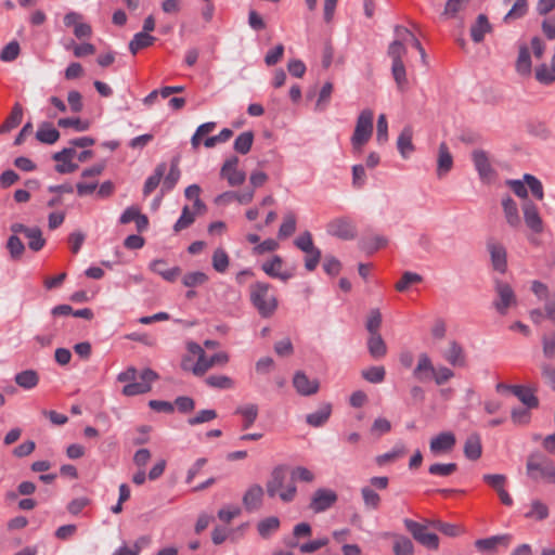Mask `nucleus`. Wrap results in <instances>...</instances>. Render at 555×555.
<instances>
[{"instance_id":"obj_19","label":"nucleus","mask_w":555,"mask_h":555,"mask_svg":"<svg viewBox=\"0 0 555 555\" xmlns=\"http://www.w3.org/2000/svg\"><path fill=\"white\" fill-rule=\"evenodd\" d=\"M472 156L480 179L487 182L491 181L494 176V170L490 164L487 153L482 150H475Z\"/></svg>"},{"instance_id":"obj_25","label":"nucleus","mask_w":555,"mask_h":555,"mask_svg":"<svg viewBox=\"0 0 555 555\" xmlns=\"http://www.w3.org/2000/svg\"><path fill=\"white\" fill-rule=\"evenodd\" d=\"M263 489L259 485H253L247 489L243 496V504L249 512L260 508L262 503Z\"/></svg>"},{"instance_id":"obj_57","label":"nucleus","mask_w":555,"mask_h":555,"mask_svg":"<svg viewBox=\"0 0 555 555\" xmlns=\"http://www.w3.org/2000/svg\"><path fill=\"white\" fill-rule=\"evenodd\" d=\"M454 377V372L446 366V365H438L435 366L433 380L436 383V385L440 386L446 383H448L451 378Z\"/></svg>"},{"instance_id":"obj_40","label":"nucleus","mask_w":555,"mask_h":555,"mask_svg":"<svg viewBox=\"0 0 555 555\" xmlns=\"http://www.w3.org/2000/svg\"><path fill=\"white\" fill-rule=\"evenodd\" d=\"M392 551L395 555H413L414 545L408 537L393 535Z\"/></svg>"},{"instance_id":"obj_46","label":"nucleus","mask_w":555,"mask_h":555,"mask_svg":"<svg viewBox=\"0 0 555 555\" xmlns=\"http://www.w3.org/2000/svg\"><path fill=\"white\" fill-rule=\"evenodd\" d=\"M280 528V519L275 516L267 517L260 520L257 525V530L260 537L269 538L272 532Z\"/></svg>"},{"instance_id":"obj_8","label":"nucleus","mask_w":555,"mask_h":555,"mask_svg":"<svg viewBox=\"0 0 555 555\" xmlns=\"http://www.w3.org/2000/svg\"><path fill=\"white\" fill-rule=\"evenodd\" d=\"M229 361V356L225 352H218L207 358L206 354L202 359H197V362L194 365H191V359L184 358L181 362V367L184 371H192L194 375L202 376L204 375L210 367L217 364H225Z\"/></svg>"},{"instance_id":"obj_28","label":"nucleus","mask_w":555,"mask_h":555,"mask_svg":"<svg viewBox=\"0 0 555 555\" xmlns=\"http://www.w3.org/2000/svg\"><path fill=\"white\" fill-rule=\"evenodd\" d=\"M504 4H511L509 11L504 16L503 21L505 23H509L512 21L519 20L524 17L528 12V1L527 0H503Z\"/></svg>"},{"instance_id":"obj_44","label":"nucleus","mask_w":555,"mask_h":555,"mask_svg":"<svg viewBox=\"0 0 555 555\" xmlns=\"http://www.w3.org/2000/svg\"><path fill=\"white\" fill-rule=\"evenodd\" d=\"M516 70L520 75H529L531 73V59L529 49L526 46L519 48L516 61Z\"/></svg>"},{"instance_id":"obj_62","label":"nucleus","mask_w":555,"mask_h":555,"mask_svg":"<svg viewBox=\"0 0 555 555\" xmlns=\"http://www.w3.org/2000/svg\"><path fill=\"white\" fill-rule=\"evenodd\" d=\"M524 181L526 182L534 197H537L538 199L543 198V186L540 180H538L535 177L529 173H526L524 175Z\"/></svg>"},{"instance_id":"obj_17","label":"nucleus","mask_w":555,"mask_h":555,"mask_svg":"<svg viewBox=\"0 0 555 555\" xmlns=\"http://www.w3.org/2000/svg\"><path fill=\"white\" fill-rule=\"evenodd\" d=\"M293 386L297 393L304 397L315 395L320 389V383L317 378H309L302 371H297L293 377Z\"/></svg>"},{"instance_id":"obj_58","label":"nucleus","mask_w":555,"mask_h":555,"mask_svg":"<svg viewBox=\"0 0 555 555\" xmlns=\"http://www.w3.org/2000/svg\"><path fill=\"white\" fill-rule=\"evenodd\" d=\"M205 382L208 386L218 389H230L234 385L233 380L225 375H210Z\"/></svg>"},{"instance_id":"obj_12","label":"nucleus","mask_w":555,"mask_h":555,"mask_svg":"<svg viewBox=\"0 0 555 555\" xmlns=\"http://www.w3.org/2000/svg\"><path fill=\"white\" fill-rule=\"evenodd\" d=\"M337 499V494L334 490L320 488L314 491L309 508L317 514L323 513L331 508L336 503Z\"/></svg>"},{"instance_id":"obj_61","label":"nucleus","mask_w":555,"mask_h":555,"mask_svg":"<svg viewBox=\"0 0 555 555\" xmlns=\"http://www.w3.org/2000/svg\"><path fill=\"white\" fill-rule=\"evenodd\" d=\"M294 244L297 248L304 253L311 251L317 248L313 244L312 235L309 231L301 233L295 241Z\"/></svg>"},{"instance_id":"obj_23","label":"nucleus","mask_w":555,"mask_h":555,"mask_svg":"<svg viewBox=\"0 0 555 555\" xmlns=\"http://www.w3.org/2000/svg\"><path fill=\"white\" fill-rule=\"evenodd\" d=\"M502 207L507 224L514 229H518L521 224V219L516 202L511 196H505L502 199Z\"/></svg>"},{"instance_id":"obj_53","label":"nucleus","mask_w":555,"mask_h":555,"mask_svg":"<svg viewBox=\"0 0 555 555\" xmlns=\"http://www.w3.org/2000/svg\"><path fill=\"white\" fill-rule=\"evenodd\" d=\"M195 221V212L191 211L189 206H184L182 208V212L180 218L173 225L175 232H180L186 228H189Z\"/></svg>"},{"instance_id":"obj_37","label":"nucleus","mask_w":555,"mask_h":555,"mask_svg":"<svg viewBox=\"0 0 555 555\" xmlns=\"http://www.w3.org/2000/svg\"><path fill=\"white\" fill-rule=\"evenodd\" d=\"M393 42H399L405 49L408 44L414 47L416 50L421 49L422 47L420 40L415 37V35L411 33L408 28L402 26L396 27V39Z\"/></svg>"},{"instance_id":"obj_55","label":"nucleus","mask_w":555,"mask_h":555,"mask_svg":"<svg viewBox=\"0 0 555 555\" xmlns=\"http://www.w3.org/2000/svg\"><path fill=\"white\" fill-rule=\"evenodd\" d=\"M217 418V412L212 409H206L198 411L194 416L188 418V424L190 426L199 425L203 423H208Z\"/></svg>"},{"instance_id":"obj_64","label":"nucleus","mask_w":555,"mask_h":555,"mask_svg":"<svg viewBox=\"0 0 555 555\" xmlns=\"http://www.w3.org/2000/svg\"><path fill=\"white\" fill-rule=\"evenodd\" d=\"M543 353L548 359H555V333L542 337Z\"/></svg>"},{"instance_id":"obj_7","label":"nucleus","mask_w":555,"mask_h":555,"mask_svg":"<svg viewBox=\"0 0 555 555\" xmlns=\"http://www.w3.org/2000/svg\"><path fill=\"white\" fill-rule=\"evenodd\" d=\"M494 291L496 298L493 300V307L501 315H505L508 309L517 305V297L512 286L503 281H495Z\"/></svg>"},{"instance_id":"obj_9","label":"nucleus","mask_w":555,"mask_h":555,"mask_svg":"<svg viewBox=\"0 0 555 555\" xmlns=\"http://www.w3.org/2000/svg\"><path fill=\"white\" fill-rule=\"evenodd\" d=\"M326 232L343 241H350L357 236V228L349 217H338L331 220L326 225Z\"/></svg>"},{"instance_id":"obj_34","label":"nucleus","mask_w":555,"mask_h":555,"mask_svg":"<svg viewBox=\"0 0 555 555\" xmlns=\"http://www.w3.org/2000/svg\"><path fill=\"white\" fill-rule=\"evenodd\" d=\"M167 166L165 163H160L156 166L154 173L150 176L143 186L144 196L150 195L160 183L166 172Z\"/></svg>"},{"instance_id":"obj_51","label":"nucleus","mask_w":555,"mask_h":555,"mask_svg":"<svg viewBox=\"0 0 555 555\" xmlns=\"http://www.w3.org/2000/svg\"><path fill=\"white\" fill-rule=\"evenodd\" d=\"M212 268L219 272L223 273L227 271L229 267V256L222 248H217L212 254Z\"/></svg>"},{"instance_id":"obj_32","label":"nucleus","mask_w":555,"mask_h":555,"mask_svg":"<svg viewBox=\"0 0 555 555\" xmlns=\"http://www.w3.org/2000/svg\"><path fill=\"white\" fill-rule=\"evenodd\" d=\"M60 138V132L50 122H42L36 132V139L44 144H53Z\"/></svg>"},{"instance_id":"obj_18","label":"nucleus","mask_w":555,"mask_h":555,"mask_svg":"<svg viewBox=\"0 0 555 555\" xmlns=\"http://www.w3.org/2000/svg\"><path fill=\"white\" fill-rule=\"evenodd\" d=\"M487 249L490 254L493 269L500 273H505L507 269L506 248L501 243L489 241L487 243Z\"/></svg>"},{"instance_id":"obj_42","label":"nucleus","mask_w":555,"mask_h":555,"mask_svg":"<svg viewBox=\"0 0 555 555\" xmlns=\"http://www.w3.org/2000/svg\"><path fill=\"white\" fill-rule=\"evenodd\" d=\"M180 169L178 167V159H173L170 166V170L167 176L164 178V182L162 185V193H166L171 191L180 179Z\"/></svg>"},{"instance_id":"obj_4","label":"nucleus","mask_w":555,"mask_h":555,"mask_svg":"<svg viewBox=\"0 0 555 555\" xmlns=\"http://www.w3.org/2000/svg\"><path fill=\"white\" fill-rule=\"evenodd\" d=\"M388 55L391 60V76L400 92H405L409 88L406 70L402 59L406 55V49L399 42H392L388 47Z\"/></svg>"},{"instance_id":"obj_1","label":"nucleus","mask_w":555,"mask_h":555,"mask_svg":"<svg viewBox=\"0 0 555 555\" xmlns=\"http://www.w3.org/2000/svg\"><path fill=\"white\" fill-rule=\"evenodd\" d=\"M526 474L534 482L555 485V462L540 451L527 456Z\"/></svg>"},{"instance_id":"obj_29","label":"nucleus","mask_w":555,"mask_h":555,"mask_svg":"<svg viewBox=\"0 0 555 555\" xmlns=\"http://www.w3.org/2000/svg\"><path fill=\"white\" fill-rule=\"evenodd\" d=\"M331 413V403H322L315 412L306 416V422L312 427L323 426L328 421Z\"/></svg>"},{"instance_id":"obj_14","label":"nucleus","mask_w":555,"mask_h":555,"mask_svg":"<svg viewBox=\"0 0 555 555\" xmlns=\"http://www.w3.org/2000/svg\"><path fill=\"white\" fill-rule=\"evenodd\" d=\"M441 357L454 367H464L467 363L466 352L456 340L448 343V346L441 351Z\"/></svg>"},{"instance_id":"obj_31","label":"nucleus","mask_w":555,"mask_h":555,"mask_svg":"<svg viewBox=\"0 0 555 555\" xmlns=\"http://www.w3.org/2000/svg\"><path fill=\"white\" fill-rule=\"evenodd\" d=\"M491 31V25L485 14H479L470 28V37L474 42L479 43L485 39L486 34Z\"/></svg>"},{"instance_id":"obj_56","label":"nucleus","mask_w":555,"mask_h":555,"mask_svg":"<svg viewBox=\"0 0 555 555\" xmlns=\"http://www.w3.org/2000/svg\"><path fill=\"white\" fill-rule=\"evenodd\" d=\"M21 48L16 40L9 42L0 52V60L3 62H13L20 55Z\"/></svg>"},{"instance_id":"obj_27","label":"nucleus","mask_w":555,"mask_h":555,"mask_svg":"<svg viewBox=\"0 0 555 555\" xmlns=\"http://www.w3.org/2000/svg\"><path fill=\"white\" fill-rule=\"evenodd\" d=\"M150 269L156 274L160 275L167 282H175L181 274L180 267L166 268V261L163 259L153 260L150 263Z\"/></svg>"},{"instance_id":"obj_35","label":"nucleus","mask_w":555,"mask_h":555,"mask_svg":"<svg viewBox=\"0 0 555 555\" xmlns=\"http://www.w3.org/2000/svg\"><path fill=\"white\" fill-rule=\"evenodd\" d=\"M23 119V107L20 103H16L11 114L7 117L4 122L0 126V133H7L16 128Z\"/></svg>"},{"instance_id":"obj_16","label":"nucleus","mask_w":555,"mask_h":555,"mask_svg":"<svg viewBox=\"0 0 555 555\" xmlns=\"http://www.w3.org/2000/svg\"><path fill=\"white\" fill-rule=\"evenodd\" d=\"M237 165L238 158L236 156H232L224 162L220 170V176L227 179L231 186L241 185L246 179L245 172L238 170Z\"/></svg>"},{"instance_id":"obj_11","label":"nucleus","mask_w":555,"mask_h":555,"mask_svg":"<svg viewBox=\"0 0 555 555\" xmlns=\"http://www.w3.org/2000/svg\"><path fill=\"white\" fill-rule=\"evenodd\" d=\"M141 382H131L124 386L121 392L126 397L143 395L152 389V383L159 378L158 374L152 369H144L140 374Z\"/></svg>"},{"instance_id":"obj_52","label":"nucleus","mask_w":555,"mask_h":555,"mask_svg":"<svg viewBox=\"0 0 555 555\" xmlns=\"http://www.w3.org/2000/svg\"><path fill=\"white\" fill-rule=\"evenodd\" d=\"M296 230V217L293 212L284 216L283 222L279 229V237L286 238L291 236Z\"/></svg>"},{"instance_id":"obj_2","label":"nucleus","mask_w":555,"mask_h":555,"mask_svg":"<svg viewBox=\"0 0 555 555\" xmlns=\"http://www.w3.org/2000/svg\"><path fill=\"white\" fill-rule=\"evenodd\" d=\"M286 476V466L279 465L274 467L273 470L271 472L269 480L267 481L266 491L270 498H275L276 495H279L283 502L288 503L295 499L297 488L294 482H291L286 486L285 490H282Z\"/></svg>"},{"instance_id":"obj_21","label":"nucleus","mask_w":555,"mask_h":555,"mask_svg":"<svg viewBox=\"0 0 555 555\" xmlns=\"http://www.w3.org/2000/svg\"><path fill=\"white\" fill-rule=\"evenodd\" d=\"M524 219L527 227L534 233L543 231V222L537 206L532 202H525L522 205Z\"/></svg>"},{"instance_id":"obj_10","label":"nucleus","mask_w":555,"mask_h":555,"mask_svg":"<svg viewBox=\"0 0 555 555\" xmlns=\"http://www.w3.org/2000/svg\"><path fill=\"white\" fill-rule=\"evenodd\" d=\"M404 525L408 531L418 543L430 550L438 548V535L436 533L429 532L426 526L411 519H405Z\"/></svg>"},{"instance_id":"obj_50","label":"nucleus","mask_w":555,"mask_h":555,"mask_svg":"<svg viewBox=\"0 0 555 555\" xmlns=\"http://www.w3.org/2000/svg\"><path fill=\"white\" fill-rule=\"evenodd\" d=\"M7 248L11 258L18 260L25 250V245L17 235H11L7 242Z\"/></svg>"},{"instance_id":"obj_33","label":"nucleus","mask_w":555,"mask_h":555,"mask_svg":"<svg viewBox=\"0 0 555 555\" xmlns=\"http://www.w3.org/2000/svg\"><path fill=\"white\" fill-rule=\"evenodd\" d=\"M156 38L145 31L137 33L129 42V51L135 55L140 50L151 47Z\"/></svg>"},{"instance_id":"obj_5","label":"nucleus","mask_w":555,"mask_h":555,"mask_svg":"<svg viewBox=\"0 0 555 555\" xmlns=\"http://www.w3.org/2000/svg\"><path fill=\"white\" fill-rule=\"evenodd\" d=\"M373 134V112L364 109L357 118L353 134L351 137V146L354 154L362 153L364 145L370 141Z\"/></svg>"},{"instance_id":"obj_47","label":"nucleus","mask_w":555,"mask_h":555,"mask_svg":"<svg viewBox=\"0 0 555 555\" xmlns=\"http://www.w3.org/2000/svg\"><path fill=\"white\" fill-rule=\"evenodd\" d=\"M25 236L28 238V247L34 251H39L44 246V238L42 232L38 227H33L27 230Z\"/></svg>"},{"instance_id":"obj_45","label":"nucleus","mask_w":555,"mask_h":555,"mask_svg":"<svg viewBox=\"0 0 555 555\" xmlns=\"http://www.w3.org/2000/svg\"><path fill=\"white\" fill-rule=\"evenodd\" d=\"M525 516L535 520H543L548 517V506L541 500H533Z\"/></svg>"},{"instance_id":"obj_26","label":"nucleus","mask_w":555,"mask_h":555,"mask_svg":"<svg viewBox=\"0 0 555 555\" xmlns=\"http://www.w3.org/2000/svg\"><path fill=\"white\" fill-rule=\"evenodd\" d=\"M282 264V258L279 255H274L271 260L262 263L261 269L269 276L280 279L285 282L292 278V274L288 272H281Z\"/></svg>"},{"instance_id":"obj_30","label":"nucleus","mask_w":555,"mask_h":555,"mask_svg":"<svg viewBox=\"0 0 555 555\" xmlns=\"http://www.w3.org/2000/svg\"><path fill=\"white\" fill-rule=\"evenodd\" d=\"M511 543V535L502 534V535H493L487 539H481L476 541V547L479 551H493L498 546L502 545L507 547Z\"/></svg>"},{"instance_id":"obj_13","label":"nucleus","mask_w":555,"mask_h":555,"mask_svg":"<svg viewBox=\"0 0 555 555\" xmlns=\"http://www.w3.org/2000/svg\"><path fill=\"white\" fill-rule=\"evenodd\" d=\"M75 147L76 146L70 145L52 155V159L59 163L54 168L57 173H72L78 169V164L73 163V158L77 156Z\"/></svg>"},{"instance_id":"obj_36","label":"nucleus","mask_w":555,"mask_h":555,"mask_svg":"<svg viewBox=\"0 0 555 555\" xmlns=\"http://www.w3.org/2000/svg\"><path fill=\"white\" fill-rule=\"evenodd\" d=\"M15 383L24 389H33L39 383L38 373L34 370H25L17 373L14 377Z\"/></svg>"},{"instance_id":"obj_22","label":"nucleus","mask_w":555,"mask_h":555,"mask_svg":"<svg viewBox=\"0 0 555 555\" xmlns=\"http://www.w3.org/2000/svg\"><path fill=\"white\" fill-rule=\"evenodd\" d=\"M453 168V156L446 142H441L438 147L437 157V177H446Z\"/></svg>"},{"instance_id":"obj_49","label":"nucleus","mask_w":555,"mask_h":555,"mask_svg":"<svg viewBox=\"0 0 555 555\" xmlns=\"http://www.w3.org/2000/svg\"><path fill=\"white\" fill-rule=\"evenodd\" d=\"M422 281V275L408 271L404 272L400 280L396 283V289L398 292H405L411 285L421 283Z\"/></svg>"},{"instance_id":"obj_38","label":"nucleus","mask_w":555,"mask_h":555,"mask_svg":"<svg viewBox=\"0 0 555 555\" xmlns=\"http://www.w3.org/2000/svg\"><path fill=\"white\" fill-rule=\"evenodd\" d=\"M481 441L478 435H470L464 444V454L467 459L476 461L481 456Z\"/></svg>"},{"instance_id":"obj_41","label":"nucleus","mask_w":555,"mask_h":555,"mask_svg":"<svg viewBox=\"0 0 555 555\" xmlns=\"http://www.w3.org/2000/svg\"><path fill=\"white\" fill-rule=\"evenodd\" d=\"M253 142L254 132L245 131L236 137V139L234 140L233 149L235 150V152L245 155L250 151Z\"/></svg>"},{"instance_id":"obj_6","label":"nucleus","mask_w":555,"mask_h":555,"mask_svg":"<svg viewBox=\"0 0 555 555\" xmlns=\"http://www.w3.org/2000/svg\"><path fill=\"white\" fill-rule=\"evenodd\" d=\"M382 326V313L379 309H373L367 318L365 327L371 337L367 343L369 351L373 358L382 357V336L379 328Z\"/></svg>"},{"instance_id":"obj_48","label":"nucleus","mask_w":555,"mask_h":555,"mask_svg":"<svg viewBox=\"0 0 555 555\" xmlns=\"http://www.w3.org/2000/svg\"><path fill=\"white\" fill-rule=\"evenodd\" d=\"M207 281L208 275L202 271L188 272L182 278V284L189 288L204 285Z\"/></svg>"},{"instance_id":"obj_59","label":"nucleus","mask_w":555,"mask_h":555,"mask_svg":"<svg viewBox=\"0 0 555 555\" xmlns=\"http://www.w3.org/2000/svg\"><path fill=\"white\" fill-rule=\"evenodd\" d=\"M57 125L61 128L73 127L77 131H87L90 128V122L88 120H81L80 118H60Z\"/></svg>"},{"instance_id":"obj_20","label":"nucleus","mask_w":555,"mask_h":555,"mask_svg":"<svg viewBox=\"0 0 555 555\" xmlns=\"http://www.w3.org/2000/svg\"><path fill=\"white\" fill-rule=\"evenodd\" d=\"M435 365L430 357L422 352L417 356V363L413 370V376L420 382H428L433 378Z\"/></svg>"},{"instance_id":"obj_24","label":"nucleus","mask_w":555,"mask_h":555,"mask_svg":"<svg viewBox=\"0 0 555 555\" xmlns=\"http://www.w3.org/2000/svg\"><path fill=\"white\" fill-rule=\"evenodd\" d=\"M413 129L411 126H405L397 139V149L402 158L406 159L414 152L415 147L412 142Z\"/></svg>"},{"instance_id":"obj_60","label":"nucleus","mask_w":555,"mask_h":555,"mask_svg":"<svg viewBox=\"0 0 555 555\" xmlns=\"http://www.w3.org/2000/svg\"><path fill=\"white\" fill-rule=\"evenodd\" d=\"M457 469V466L455 463H448V464H440L436 463L429 466V474L435 476H442L447 477L452 475Z\"/></svg>"},{"instance_id":"obj_63","label":"nucleus","mask_w":555,"mask_h":555,"mask_svg":"<svg viewBox=\"0 0 555 555\" xmlns=\"http://www.w3.org/2000/svg\"><path fill=\"white\" fill-rule=\"evenodd\" d=\"M149 539L145 537H141L132 547L129 546H120L117 548L113 555H139L141 547L143 544H146Z\"/></svg>"},{"instance_id":"obj_54","label":"nucleus","mask_w":555,"mask_h":555,"mask_svg":"<svg viewBox=\"0 0 555 555\" xmlns=\"http://www.w3.org/2000/svg\"><path fill=\"white\" fill-rule=\"evenodd\" d=\"M468 0H448L444 10L441 14L442 18H454L456 14L462 11Z\"/></svg>"},{"instance_id":"obj_43","label":"nucleus","mask_w":555,"mask_h":555,"mask_svg":"<svg viewBox=\"0 0 555 555\" xmlns=\"http://www.w3.org/2000/svg\"><path fill=\"white\" fill-rule=\"evenodd\" d=\"M511 390L527 408L538 406L539 401L530 389L521 386H511Z\"/></svg>"},{"instance_id":"obj_3","label":"nucleus","mask_w":555,"mask_h":555,"mask_svg":"<svg viewBox=\"0 0 555 555\" xmlns=\"http://www.w3.org/2000/svg\"><path fill=\"white\" fill-rule=\"evenodd\" d=\"M269 289L270 284L264 282L250 285V301L262 318H270L278 308V299Z\"/></svg>"},{"instance_id":"obj_39","label":"nucleus","mask_w":555,"mask_h":555,"mask_svg":"<svg viewBox=\"0 0 555 555\" xmlns=\"http://www.w3.org/2000/svg\"><path fill=\"white\" fill-rule=\"evenodd\" d=\"M235 414L243 416V429H248L258 417V406L254 403L245 404L238 406Z\"/></svg>"},{"instance_id":"obj_15","label":"nucleus","mask_w":555,"mask_h":555,"mask_svg":"<svg viewBox=\"0 0 555 555\" xmlns=\"http://www.w3.org/2000/svg\"><path fill=\"white\" fill-rule=\"evenodd\" d=\"M456 443L455 435L452 431H441L430 439L429 450L434 455L449 453Z\"/></svg>"}]
</instances>
